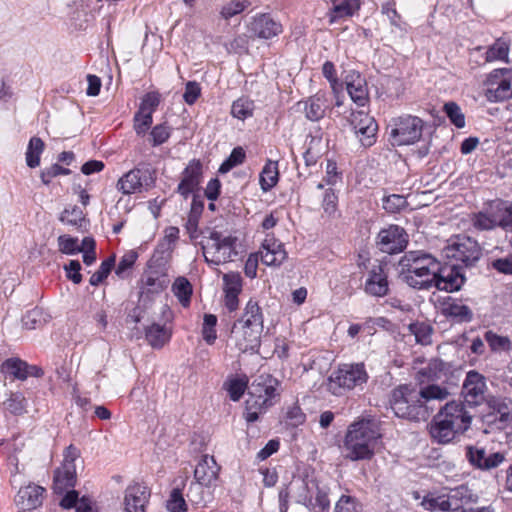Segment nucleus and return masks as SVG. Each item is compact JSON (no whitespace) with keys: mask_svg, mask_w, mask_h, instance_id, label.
I'll list each match as a JSON object with an SVG mask.
<instances>
[{"mask_svg":"<svg viewBox=\"0 0 512 512\" xmlns=\"http://www.w3.org/2000/svg\"><path fill=\"white\" fill-rule=\"evenodd\" d=\"M442 312L445 316L456 322H468L472 319L470 308L457 301L445 303Z\"/></svg>","mask_w":512,"mask_h":512,"instance_id":"nucleus-37","label":"nucleus"},{"mask_svg":"<svg viewBox=\"0 0 512 512\" xmlns=\"http://www.w3.org/2000/svg\"><path fill=\"white\" fill-rule=\"evenodd\" d=\"M5 409L14 414H21L26 407L25 397L21 393H11L10 397L4 402Z\"/></svg>","mask_w":512,"mask_h":512,"instance_id":"nucleus-62","label":"nucleus"},{"mask_svg":"<svg viewBox=\"0 0 512 512\" xmlns=\"http://www.w3.org/2000/svg\"><path fill=\"white\" fill-rule=\"evenodd\" d=\"M205 485L197 482H192L187 491L188 500L196 506L206 507L212 499V493L205 491Z\"/></svg>","mask_w":512,"mask_h":512,"instance_id":"nucleus-41","label":"nucleus"},{"mask_svg":"<svg viewBox=\"0 0 512 512\" xmlns=\"http://www.w3.org/2000/svg\"><path fill=\"white\" fill-rule=\"evenodd\" d=\"M421 504L426 510L430 511H450L446 494L425 497Z\"/></svg>","mask_w":512,"mask_h":512,"instance_id":"nucleus-56","label":"nucleus"},{"mask_svg":"<svg viewBox=\"0 0 512 512\" xmlns=\"http://www.w3.org/2000/svg\"><path fill=\"white\" fill-rule=\"evenodd\" d=\"M494 216L497 220V227L512 232V202L494 201Z\"/></svg>","mask_w":512,"mask_h":512,"instance_id":"nucleus-35","label":"nucleus"},{"mask_svg":"<svg viewBox=\"0 0 512 512\" xmlns=\"http://www.w3.org/2000/svg\"><path fill=\"white\" fill-rule=\"evenodd\" d=\"M279 382L277 379L270 375H260L252 383L250 401H253L252 406L262 409H267L273 404V400L276 398L277 387Z\"/></svg>","mask_w":512,"mask_h":512,"instance_id":"nucleus-10","label":"nucleus"},{"mask_svg":"<svg viewBox=\"0 0 512 512\" xmlns=\"http://www.w3.org/2000/svg\"><path fill=\"white\" fill-rule=\"evenodd\" d=\"M364 291L374 297H383L388 294V275L381 264L373 265L367 272Z\"/></svg>","mask_w":512,"mask_h":512,"instance_id":"nucleus-18","label":"nucleus"},{"mask_svg":"<svg viewBox=\"0 0 512 512\" xmlns=\"http://www.w3.org/2000/svg\"><path fill=\"white\" fill-rule=\"evenodd\" d=\"M484 338L493 352H509L512 349V342L507 336L498 335L490 330L485 333Z\"/></svg>","mask_w":512,"mask_h":512,"instance_id":"nucleus-44","label":"nucleus"},{"mask_svg":"<svg viewBox=\"0 0 512 512\" xmlns=\"http://www.w3.org/2000/svg\"><path fill=\"white\" fill-rule=\"evenodd\" d=\"M390 127V141L392 145H411L421 138L423 121L419 117L405 115L394 119Z\"/></svg>","mask_w":512,"mask_h":512,"instance_id":"nucleus-8","label":"nucleus"},{"mask_svg":"<svg viewBox=\"0 0 512 512\" xmlns=\"http://www.w3.org/2000/svg\"><path fill=\"white\" fill-rule=\"evenodd\" d=\"M44 491L41 486L28 484L18 491L15 504L23 512L36 509L42 503Z\"/></svg>","mask_w":512,"mask_h":512,"instance_id":"nucleus-23","label":"nucleus"},{"mask_svg":"<svg viewBox=\"0 0 512 512\" xmlns=\"http://www.w3.org/2000/svg\"><path fill=\"white\" fill-rule=\"evenodd\" d=\"M335 512H362V505L356 498L342 495L335 505Z\"/></svg>","mask_w":512,"mask_h":512,"instance_id":"nucleus-57","label":"nucleus"},{"mask_svg":"<svg viewBox=\"0 0 512 512\" xmlns=\"http://www.w3.org/2000/svg\"><path fill=\"white\" fill-rule=\"evenodd\" d=\"M402 269L432 265V268L439 266V262L430 254L421 251H411L404 255L400 261Z\"/></svg>","mask_w":512,"mask_h":512,"instance_id":"nucleus-33","label":"nucleus"},{"mask_svg":"<svg viewBox=\"0 0 512 512\" xmlns=\"http://www.w3.org/2000/svg\"><path fill=\"white\" fill-rule=\"evenodd\" d=\"M254 103L252 100L241 97L233 102L231 114L239 120H245L253 115Z\"/></svg>","mask_w":512,"mask_h":512,"instance_id":"nucleus-48","label":"nucleus"},{"mask_svg":"<svg viewBox=\"0 0 512 512\" xmlns=\"http://www.w3.org/2000/svg\"><path fill=\"white\" fill-rule=\"evenodd\" d=\"M219 471L220 466L216 463L214 457L204 455L194 469V482L205 485L206 488L210 489L215 485Z\"/></svg>","mask_w":512,"mask_h":512,"instance_id":"nucleus-22","label":"nucleus"},{"mask_svg":"<svg viewBox=\"0 0 512 512\" xmlns=\"http://www.w3.org/2000/svg\"><path fill=\"white\" fill-rule=\"evenodd\" d=\"M444 111L449 117L450 121L457 127L463 128L465 126V116L460 107L454 103L449 102L444 105Z\"/></svg>","mask_w":512,"mask_h":512,"instance_id":"nucleus-59","label":"nucleus"},{"mask_svg":"<svg viewBox=\"0 0 512 512\" xmlns=\"http://www.w3.org/2000/svg\"><path fill=\"white\" fill-rule=\"evenodd\" d=\"M166 508L170 512L187 511V503L179 489H173L166 502Z\"/></svg>","mask_w":512,"mask_h":512,"instance_id":"nucleus-55","label":"nucleus"},{"mask_svg":"<svg viewBox=\"0 0 512 512\" xmlns=\"http://www.w3.org/2000/svg\"><path fill=\"white\" fill-rule=\"evenodd\" d=\"M115 263V258L110 257L107 260L103 261L99 267V269L92 274L90 277V284L93 286L99 285L107 276L109 275L111 269L113 268Z\"/></svg>","mask_w":512,"mask_h":512,"instance_id":"nucleus-58","label":"nucleus"},{"mask_svg":"<svg viewBox=\"0 0 512 512\" xmlns=\"http://www.w3.org/2000/svg\"><path fill=\"white\" fill-rule=\"evenodd\" d=\"M438 414L449 422H453L454 426L464 432L470 427L472 417L461 402L451 401L446 403Z\"/></svg>","mask_w":512,"mask_h":512,"instance_id":"nucleus-24","label":"nucleus"},{"mask_svg":"<svg viewBox=\"0 0 512 512\" xmlns=\"http://www.w3.org/2000/svg\"><path fill=\"white\" fill-rule=\"evenodd\" d=\"M235 325H243L245 328L262 330L264 328L263 313L254 300H249L243 310L241 317L234 322Z\"/></svg>","mask_w":512,"mask_h":512,"instance_id":"nucleus-29","label":"nucleus"},{"mask_svg":"<svg viewBox=\"0 0 512 512\" xmlns=\"http://www.w3.org/2000/svg\"><path fill=\"white\" fill-rule=\"evenodd\" d=\"M380 434L369 421H358L351 424L344 440V456L351 461L372 458Z\"/></svg>","mask_w":512,"mask_h":512,"instance_id":"nucleus-2","label":"nucleus"},{"mask_svg":"<svg viewBox=\"0 0 512 512\" xmlns=\"http://www.w3.org/2000/svg\"><path fill=\"white\" fill-rule=\"evenodd\" d=\"M179 238V229L174 226H170L165 229V235L162 242L159 245V248L156 251H159V255H166L168 257L169 252L172 250V245Z\"/></svg>","mask_w":512,"mask_h":512,"instance_id":"nucleus-52","label":"nucleus"},{"mask_svg":"<svg viewBox=\"0 0 512 512\" xmlns=\"http://www.w3.org/2000/svg\"><path fill=\"white\" fill-rule=\"evenodd\" d=\"M509 45L502 39L496 40L486 51V62L508 61Z\"/></svg>","mask_w":512,"mask_h":512,"instance_id":"nucleus-43","label":"nucleus"},{"mask_svg":"<svg viewBox=\"0 0 512 512\" xmlns=\"http://www.w3.org/2000/svg\"><path fill=\"white\" fill-rule=\"evenodd\" d=\"M487 385L484 376L476 371H469L462 387V395L467 404L477 406L486 400Z\"/></svg>","mask_w":512,"mask_h":512,"instance_id":"nucleus-14","label":"nucleus"},{"mask_svg":"<svg viewBox=\"0 0 512 512\" xmlns=\"http://www.w3.org/2000/svg\"><path fill=\"white\" fill-rule=\"evenodd\" d=\"M257 254L266 266L278 267L287 258V252L283 243L276 239L272 233H266Z\"/></svg>","mask_w":512,"mask_h":512,"instance_id":"nucleus-15","label":"nucleus"},{"mask_svg":"<svg viewBox=\"0 0 512 512\" xmlns=\"http://www.w3.org/2000/svg\"><path fill=\"white\" fill-rule=\"evenodd\" d=\"M482 92L491 103L512 99V68H497L489 72L482 82Z\"/></svg>","mask_w":512,"mask_h":512,"instance_id":"nucleus-5","label":"nucleus"},{"mask_svg":"<svg viewBox=\"0 0 512 512\" xmlns=\"http://www.w3.org/2000/svg\"><path fill=\"white\" fill-rule=\"evenodd\" d=\"M438 270L439 266L432 268V265H429L403 269L402 274L404 280L409 286L423 289L433 287L435 275H437Z\"/></svg>","mask_w":512,"mask_h":512,"instance_id":"nucleus-20","label":"nucleus"},{"mask_svg":"<svg viewBox=\"0 0 512 512\" xmlns=\"http://www.w3.org/2000/svg\"><path fill=\"white\" fill-rule=\"evenodd\" d=\"M463 432L464 431L454 426L453 422H449L438 413L430 426L431 437L442 444L451 442L458 434Z\"/></svg>","mask_w":512,"mask_h":512,"instance_id":"nucleus-27","label":"nucleus"},{"mask_svg":"<svg viewBox=\"0 0 512 512\" xmlns=\"http://www.w3.org/2000/svg\"><path fill=\"white\" fill-rule=\"evenodd\" d=\"M369 375L363 363L339 365L327 379L326 388L335 396H344L354 389H363Z\"/></svg>","mask_w":512,"mask_h":512,"instance_id":"nucleus-3","label":"nucleus"},{"mask_svg":"<svg viewBox=\"0 0 512 512\" xmlns=\"http://www.w3.org/2000/svg\"><path fill=\"white\" fill-rule=\"evenodd\" d=\"M245 153L241 147L234 148L230 156L221 164L219 168L220 173H227L233 167L241 164L244 161Z\"/></svg>","mask_w":512,"mask_h":512,"instance_id":"nucleus-61","label":"nucleus"},{"mask_svg":"<svg viewBox=\"0 0 512 512\" xmlns=\"http://www.w3.org/2000/svg\"><path fill=\"white\" fill-rule=\"evenodd\" d=\"M408 329L414 335L415 341L421 345H428L432 341V327L425 322L411 323Z\"/></svg>","mask_w":512,"mask_h":512,"instance_id":"nucleus-47","label":"nucleus"},{"mask_svg":"<svg viewBox=\"0 0 512 512\" xmlns=\"http://www.w3.org/2000/svg\"><path fill=\"white\" fill-rule=\"evenodd\" d=\"M359 8V0H344L339 4H334V7L329 14L330 23L353 16Z\"/></svg>","mask_w":512,"mask_h":512,"instance_id":"nucleus-39","label":"nucleus"},{"mask_svg":"<svg viewBox=\"0 0 512 512\" xmlns=\"http://www.w3.org/2000/svg\"><path fill=\"white\" fill-rule=\"evenodd\" d=\"M446 258L457 265L462 263L465 266H472L481 256V248L477 241L469 236L457 235L447 241L443 249Z\"/></svg>","mask_w":512,"mask_h":512,"instance_id":"nucleus-6","label":"nucleus"},{"mask_svg":"<svg viewBox=\"0 0 512 512\" xmlns=\"http://www.w3.org/2000/svg\"><path fill=\"white\" fill-rule=\"evenodd\" d=\"M449 392L439 385H427L419 391L408 386H400L393 391L391 408L395 415L401 418H425L428 413L425 404L433 400H445Z\"/></svg>","mask_w":512,"mask_h":512,"instance_id":"nucleus-1","label":"nucleus"},{"mask_svg":"<svg viewBox=\"0 0 512 512\" xmlns=\"http://www.w3.org/2000/svg\"><path fill=\"white\" fill-rule=\"evenodd\" d=\"M447 502L450 504L449 509L457 510L462 505L475 501V495L466 485H460L450 489L446 494Z\"/></svg>","mask_w":512,"mask_h":512,"instance_id":"nucleus-34","label":"nucleus"},{"mask_svg":"<svg viewBox=\"0 0 512 512\" xmlns=\"http://www.w3.org/2000/svg\"><path fill=\"white\" fill-rule=\"evenodd\" d=\"M172 291L183 306H188L192 295V285L185 277H178L173 285Z\"/></svg>","mask_w":512,"mask_h":512,"instance_id":"nucleus-46","label":"nucleus"},{"mask_svg":"<svg viewBox=\"0 0 512 512\" xmlns=\"http://www.w3.org/2000/svg\"><path fill=\"white\" fill-rule=\"evenodd\" d=\"M217 317L213 314H205L203 318L202 337L207 344L211 345L217 338L215 326Z\"/></svg>","mask_w":512,"mask_h":512,"instance_id":"nucleus-51","label":"nucleus"},{"mask_svg":"<svg viewBox=\"0 0 512 512\" xmlns=\"http://www.w3.org/2000/svg\"><path fill=\"white\" fill-rule=\"evenodd\" d=\"M224 292L241 293L242 278L239 273L231 272L223 276Z\"/></svg>","mask_w":512,"mask_h":512,"instance_id":"nucleus-64","label":"nucleus"},{"mask_svg":"<svg viewBox=\"0 0 512 512\" xmlns=\"http://www.w3.org/2000/svg\"><path fill=\"white\" fill-rule=\"evenodd\" d=\"M279 179L278 162L268 160L260 173V185L263 191L273 188Z\"/></svg>","mask_w":512,"mask_h":512,"instance_id":"nucleus-40","label":"nucleus"},{"mask_svg":"<svg viewBox=\"0 0 512 512\" xmlns=\"http://www.w3.org/2000/svg\"><path fill=\"white\" fill-rule=\"evenodd\" d=\"M345 84L351 100L359 106H364L368 100L365 78L359 72L350 71L345 77Z\"/></svg>","mask_w":512,"mask_h":512,"instance_id":"nucleus-25","label":"nucleus"},{"mask_svg":"<svg viewBox=\"0 0 512 512\" xmlns=\"http://www.w3.org/2000/svg\"><path fill=\"white\" fill-rule=\"evenodd\" d=\"M250 5L251 2L249 0H230L221 7L220 15L225 20H228L245 11Z\"/></svg>","mask_w":512,"mask_h":512,"instance_id":"nucleus-49","label":"nucleus"},{"mask_svg":"<svg viewBox=\"0 0 512 512\" xmlns=\"http://www.w3.org/2000/svg\"><path fill=\"white\" fill-rule=\"evenodd\" d=\"M250 31L253 36L268 40L281 34L283 28L281 23L269 14H258L253 17L250 23Z\"/></svg>","mask_w":512,"mask_h":512,"instance_id":"nucleus-21","label":"nucleus"},{"mask_svg":"<svg viewBox=\"0 0 512 512\" xmlns=\"http://www.w3.org/2000/svg\"><path fill=\"white\" fill-rule=\"evenodd\" d=\"M322 74L328 80L334 94H338L342 90L335 65L331 61H326L322 66Z\"/></svg>","mask_w":512,"mask_h":512,"instance_id":"nucleus-53","label":"nucleus"},{"mask_svg":"<svg viewBox=\"0 0 512 512\" xmlns=\"http://www.w3.org/2000/svg\"><path fill=\"white\" fill-rule=\"evenodd\" d=\"M223 387L232 401H239L248 387V378L246 375L230 376Z\"/></svg>","mask_w":512,"mask_h":512,"instance_id":"nucleus-36","label":"nucleus"},{"mask_svg":"<svg viewBox=\"0 0 512 512\" xmlns=\"http://www.w3.org/2000/svg\"><path fill=\"white\" fill-rule=\"evenodd\" d=\"M59 250L68 255H74L80 252V245L78 239L69 235H61L58 237Z\"/></svg>","mask_w":512,"mask_h":512,"instance_id":"nucleus-60","label":"nucleus"},{"mask_svg":"<svg viewBox=\"0 0 512 512\" xmlns=\"http://www.w3.org/2000/svg\"><path fill=\"white\" fill-rule=\"evenodd\" d=\"M202 179V165L199 161H191L183 172V177L178 185V192L188 197L199 186Z\"/></svg>","mask_w":512,"mask_h":512,"instance_id":"nucleus-26","label":"nucleus"},{"mask_svg":"<svg viewBox=\"0 0 512 512\" xmlns=\"http://www.w3.org/2000/svg\"><path fill=\"white\" fill-rule=\"evenodd\" d=\"M80 458V451L73 445L63 452L61 465L54 471L53 489L56 493H63L75 486L77 480L76 461Z\"/></svg>","mask_w":512,"mask_h":512,"instance_id":"nucleus-9","label":"nucleus"},{"mask_svg":"<svg viewBox=\"0 0 512 512\" xmlns=\"http://www.w3.org/2000/svg\"><path fill=\"white\" fill-rule=\"evenodd\" d=\"M44 142L39 137H32L26 151V164L35 168L40 164V155L44 150Z\"/></svg>","mask_w":512,"mask_h":512,"instance_id":"nucleus-45","label":"nucleus"},{"mask_svg":"<svg viewBox=\"0 0 512 512\" xmlns=\"http://www.w3.org/2000/svg\"><path fill=\"white\" fill-rule=\"evenodd\" d=\"M305 116L310 121H319L325 116L329 107L327 95L324 92H318L303 102Z\"/></svg>","mask_w":512,"mask_h":512,"instance_id":"nucleus-30","label":"nucleus"},{"mask_svg":"<svg viewBox=\"0 0 512 512\" xmlns=\"http://www.w3.org/2000/svg\"><path fill=\"white\" fill-rule=\"evenodd\" d=\"M447 370L446 364L440 359H432L427 367L421 369L418 374L429 380L440 379Z\"/></svg>","mask_w":512,"mask_h":512,"instance_id":"nucleus-50","label":"nucleus"},{"mask_svg":"<svg viewBox=\"0 0 512 512\" xmlns=\"http://www.w3.org/2000/svg\"><path fill=\"white\" fill-rule=\"evenodd\" d=\"M151 496L150 489L143 483L130 484L124 493L125 512H146Z\"/></svg>","mask_w":512,"mask_h":512,"instance_id":"nucleus-16","label":"nucleus"},{"mask_svg":"<svg viewBox=\"0 0 512 512\" xmlns=\"http://www.w3.org/2000/svg\"><path fill=\"white\" fill-rule=\"evenodd\" d=\"M167 256L156 251L148 262L147 270L142 277V289L147 293H160L170 283Z\"/></svg>","mask_w":512,"mask_h":512,"instance_id":"nucleus-7","label":"nucleus"},{"mask_svg":"<svg viewBox=\"0 0 512 512\" xmlns=\"http://www.w3.org/2000/svg\"><path fill=\"white\" fill-rule=\"evenodd\" d=\"M407 244L406 233L403 228L391 225L378 234V245L382 252L394 254L401 252Z\"/></svg>","mask_w":512,"mask_h":512,"instance_id":"nucleus-17","label":"nucleus"},{"mask_svg":"<svg viewBox=\"0 0 512 512\" xmlns=\"http://www.w3.org/2000/svg\"><path fill=\"white\" fill-rule=\"evenodd\" d=\"M456 264L440 267L435 275L433 287L446 292H454L461 288L465 278L457 269Z\"/></svg>","mask_w":512,"mask_h":512,"instance_id":"nucleus-19","label":"nucleus"},{"mask_svg":"<svg viewBox=\"0 0 512 512\" xmlns=\"http://www.w3.org/2000/svg\"><path fill=\"white\" fill-rule=\"evenodd\" d=\"M153 118L151 114L137 111L134 116V130L137 135H145L152 124Z\"/></svg>","mask_w":512,"mask_h":512,"instance_id":"nucleus-63","label":"nucleus"},{"mask_svg":"<svg viewBox=\"0 0 512 512\" xmlns=\"http://www.w3.org/2000/svg\"><path fill=\"white\" fill-rule=\"evenodd\" d=\"M171 337V332L162 325L152 324L146 329V339L153 348H162Z\"/></svg>","mask_w":512,"mask_h":512,"instance_id":"nucleus-38","label":"nucleus"},{"mask_svg":"<svg viewBox=\"0 0 512 512\" xmlns=\"http://www.w3.org/2000/svg\"><path fill=\"white\" fill-rule=\"evenodd\" d=\"M349 123L363 147H371L376 141L378 126L373 117L365 111H352Z\"/></svg>","mask_w":512,"mask_h":512,"instance_id":"nucleus-11","label":"nucleus"},{"mask_svg":"<svg viewBox=\"0 0 512 512\" xmlns=\"http://www.w3.org/2000/svg\"><path fill=\"white\" fill-rule=\"evenodd\" d=\"M60 220L67 225L76 227L82 226V223L85 221L82 210L77 206L65 209L61 214Z\"/></svg>","mask_w":512,"mask_h":512,"instance_id":"nucleus-54","label":"nucleus"},{"mask_svg":"<svg viewBox=\"0 0 512 512\" xmlns=\"http://www.w3.org/2000/svg\"><path fill=\"white\" fill-rule=\"evenodd\" d=\"M472 223L475 228L480 230H490L497 227L493 203H490L483 211L475 214L472 218Z\"/></svg>","mask_w":512,"mask_h":512,"instance_id":"nucleus-42","label":"nucleus"},{"mask_svg":"<svg viewBox=\"0 0 512 512\" xmlns=\"http://www.w3.org/2000/svg\"><path fill=\"white\" fill-rule=\"evenodd\" d=\"M262 330L233 324L229 341L241 353H255L261 345Z\"/></svg>","mask_w":512,"mask_h":512,"instance_id":"nucleus-12","label":"nucleus"},{"mask_svg":"<svg viewBox=\"0 0 512 512\" xmlns=\"http://www.w3.org/2000/svg\"><path fill=\"white\" fill-rule=\"evenodd\" d=\"M467 456L472 465L484 470L495 468L504 460V455L500 452L487 455L484 449L477 447H469Z\"/></svg>","mask_w":512,"mask_h":512,"instance_id":"nucleus-28","label":"nucleus"},{"mask_svg":"<svg viewBox=\"0 0 512 512\" xmlns=\"http://www.w3.org/2000/svg\"><path fill=\"white\" fill-rule=\"evenodd\" d=\"M489 406L495 417L499 420L498 427L503 429L512 419V400L509 398L493 397L489 400Z\"/></svg>","mask_w":512,"mask_h":512,"instance_id":"nucleus-32","label":"nucleus"},{"mask_svg":"<svg viewBox=\"0 0 512 512\" xmlns=\"http://www.w3.org/2000/svg\"><path fill=\"white\" fill-rule=\"evenodd\" d=\"M237 237L211 231L203 244V255L207 263L220 265L231 261L237 255Z\"/></svg>","mask_w":512,"mask_h":512,"instance_id":"nucleus-4","label":"nucleus"},{"mask_svg":"<svg viewBox=\"0 0 512 512\" xmlns=\"http://www.w3.org/2000/svg\"><path fill=\"white\" fill-rule=\"evenodd\" d=\"M153 178L148 170L133 169L124 174L117 182V189L129 195L149 189Z\"/></svg>","mask_w":512,"mask_h":512,"instance_id":"nucleus-13","label":"nucleus"},{"mask_svg":"<svg viewBox=\"0 0 512 512\" xmlns=\"http://www.w3.org/2000/svg\"><path fill=\"white\" fill-rule=\"evenodd\" d=\"M32 370L36 367H29L26 362L18 358L7 359L1 366V371L13 379L25 380L29 375H34ZM35 375H37L35 373Z\"/></svg>","mask_w":512,"mask_h":512,"instance_id":"nucleus-31","label":"nucleus"}]
</instances>
